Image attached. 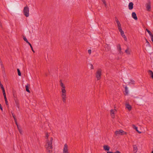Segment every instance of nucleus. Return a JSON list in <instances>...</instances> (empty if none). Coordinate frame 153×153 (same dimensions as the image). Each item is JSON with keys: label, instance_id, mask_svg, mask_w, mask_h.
Listing matches in <instances>:
<instances>
[{"label": "nucleus", "instance_id": "f257e3e1", "mask_svg": "<svg viewBox=\"0 0 153 153\" xmlns=\"http://www.w3.org/2000/svg\"><path fill=\"white\" fill-rule=\"evenodd\" d=\"M45 147L48 153H52L53 138L49 134L46 133L45 135Z\"/></svg>", "mask_w": 153, "mask_h": 153}, {"label": "nucleus", "instance_id": "f03ea898", "mask_svg": "<svg viewBox=\"0 0 153 153\" xmlns=\"http://www.w3.org/2000/svg\"><path fill=\"white\" fill-rule=\"evenodd\" d=\"M60 85L61 88V97L62 101L64 102H65L66 98V91L65 89V85L62 82V80L59 81Z\"/></svg>", "mask_w": 153, "mask_h": 153}, {"label": "nucleus", "instance_id": "7ed1b4c3", "mask_svg": "<svg viewBox=\"0 0 153 153\" xmlns=\"http://www.w3.org/2000/svg\"><path fill=\"white\" fill-rule=\"evenodd\" d=\"M127 133L126 132L122 130H119L116 131L115 132V135L116 136L120 135H123L126 134Z\"/></svg>", "mask_w": 153, "mask_h": 153}, {"label": "nucleus", "instance_id": "20e7f679", "mask_svg": "<svg viewBox=\"0 0 153 153\" xmlns=\"http://www.w3.org/2000/svg\"><path fill=\"white\" fill-rule=\"evenodd\" d=\"M23 12L24 15L26 17H27L29 16V8L27 6L24 7Z\"/></svg>", "mask_w": 153, "mask_h": 153}, {"label": "nucleus", "instance_id": "39448f33", "mask_svg": "<svg viewBox=\"0 0 153 153\" xmlns=\"http://www.w3.org/2000/svg\"><path fill=\"white\" fill-rule=\"evenodd\" d=\"M102 71L100 69H99L97 71L96 74V76L97 80H99L101 78Z\"/></svg>", "mask_w": 153, "mask_h": 153}, {"label": "nucleus", "instance_id": "423d86ee", "mask_svg": "<svg viewBox=\"0 0 153 153\" xmlns=\"http://www.w3.org/2000/svg\"><path fill=\"white\" fill-rule=\"evenodd\" d=\"M115 20L117 24V27L119 30H122V27H121V25L120 22L119 21L117 18V17H115Z\"/></svg>", "mask_w": 153, "mask_h": 153}, {"label": "nucleus", "instance_id": "0eeeda50", "mask_svg": "<svg viewBox=\"0 0 153 153\" xmlns=\"http://www.w3.org/2000/svg\"><path fill=\"white\" fill-rule=\"evenodd\" d=\"M116 111H117L115 109H111L110 110V114L112 118H114L115 117L114 114H115Z\"/></svg>", "mask_w": 153, "mask_h": 153}, {"label": "nucleus", "instance_id": "6e6552de", "mask_svg": "<svg viewBox=\"0 0 153 153\" xmlns=\"http://www.w3.org/2000/svg\"><path fill=\"white\" fill-rule=\"evenodd\" d=\"M63 153H69L68 148V146L66 144H65L64 145L63 149Z\"/></svg>", "mask_w": 153, "mask_h": 153}, {"label": "nucleus", "instance_id": "1a4fd4ad", "mask_svg": "<svg viewBox=\"0 0 153 153\" xmlns=\"http://www.w3.org/2000/svg\"><path fill=\"white\" fill-rule=\"evenodd\" d=\"M117 48L118 51L119 53L121 55L123 54V53L121 51V48L120 45V44H118L117 45Z\"/></svg>", "mask_w": 153, "mask_h": 153}, {"label": "nucleus", "instance_id": "9d476101", "mask_svg": "<svg viewBox=\"0 0 153 153\" xmlns=\"http://www.w3.org/2000/svg\"><path fill=\"white\" fill-rule=\"evenodd\" d=\"M146 8L147 11H150L151 9V3L150 2L146 4Z\"/></svg>", "mask_w": 153, "mask_h": 153}, {"label": "nucleus", "instance_id": "9b49d317", "mask_svg": "<svg viewBox=\"0 0 153 153\" xmlns=\"http://www.w3.org/2000/svg\"><path fill=\"white\" fill-rule=\"evenodd\" d=\"M133 3L132 2H130L128 5V9L130 10H131L133 8Z\"/></svg>", "mask_w": 153, "mask_h": 153}, {"label": "nucleus", "instance_id": "f8f14e48", "mask_svg": "<svg viewBox=\"0 0 153 153\" xmlns=\"http://www.w3.org/2000/svg\"><path fill=\"white\" fill-rule=\"evenodd\" d=\"M131 16L135 20H137V17L136 14L135 12H132L131 14Z\"/></svg>", "mask_w": 153, "mask_h": 153}, {"label": "nucleus", "instance_id": "ddd939ff", "mask_svg": "<svg viewBox=\"0 0 153 153\" xmlns=\"http://www.w3.org/2000/svg\"><path fill=\"white\" fill-rule=\"evenodd\" d=\"M134 153H136L138 150L137 147L136 145H133Z\"/></svg>", "mask_w": 153, "mask_h": 153}, {"label": "nucleus", "instance_id": "4468645a", "mask_svg": "<svg viewBox=\"0 0 153 153\" xmlns=\"http://www.w3.org/2000/svg\"><path fill=\"white\" fill-rule=\"evenodd\" d=\"M103 147L105 151H108L110 149V147L108 145H104Z\"/></svg>", "mask_w": 153, "mask_h": 153}, {"label": "nucleus", "instance_id": "2eb2a0df", "mask_svg": "<svg viewBox=\"0 0 153 153\" xmlns=\"http://www.w3.org/2000/svg\"><path fill=\"white\" fill-rule=\"evenodd\" d=\"M132 126L133 128L135 130L139 133L140 134L141 133V132L138 131L137 127L134 124L132 125Z\"/></svg>", "mask_w": 153, "mask_h": 153}, {"label": "nucleus", "instance_id": "dca6fc26", "mask_svg": "<svg viewBox=\"0 0 153 153\" xmlns=\"http://www.w3.org/2000/svg\"><path fill=\"white\" fill-rule=\"evenodd\" d=\"M131 52V50H130L128 48H127L125 51L126 53L128 55L130 54Z\"/></svg>", "mask_w": 153, "mask_h": 153}, {"label": "nucleus", "instance_id": "f3484780", "mask_svg": "<svg viewBox=\"0 0 153 153\" xmlns=\"http://www.w3.org/2000/svg\"><path fill=\"white\" fill-rule=\"evenodd\" d=\"M126 108H127L129 111H130L131 109V106L128 104H127L126 105Z\"/></svg>", "mask_w": 153, "mask_h": 153}, {"label": "nucleus", "instance_id": "a211bd4d", "mask_svg": "<svg viewBox=\"0 0 153 153\" xmlns=\"http://www.w3.org/2000/svg\"><path fill=\"white\" fill-rule=\"evenodd\" d=\"M15 102L16 106L18 108H19V103L18 100L16 99L15 100Z\"/></svg>", "mask_w": 153, "mask_h": 153}, {"label": "nucleus", "instance_id": "6ab92c4d", "mask_svg": "<svg viewBox=\"0 0 153 153\" xmlns=\"http://www.w3.org/2000/svg\"><path fill=\"white\" fill-rule=\"evenodd\" d=\"M20 133L21 134H23V131H22V129L21 128V127H20L17 128Z\"/></svg>", "mask_w": 153, "mask_h": 153}, {"label": "nucleus", "instance_id": "aec40b11", "mask_svg": "<svg viewBox=\"0 0 153 153\" xmlns=\"http://www.w3.org/2000/svg\"><path fill=\"white\" fill-rule=\"evenodd\" d=\"M146 30L149 33V35L150 36V37H152V36H153V35L152 33L149 30L146 29Z\"/></svg>", "mask_w": 153, "mask_h": 153}, {"label": "nucleus", "instance_id": "412c9836", "mask_svg": "<svg viewBox=\"0 0 153 153\" xmlns=\"http://www.w3.org/2000/svg\"><path fill=\"white\" fill-rule=\"evenodd\" d=\"M135 84V82L134 80H131L130 82L128 83V85H130L131 84L134 85Z\"/></svg>", "mask_w": 153, "mask_h": 153}, {"label": "nucleus", "instance_id": "4be33fe9", "mask_svg": "<svg viewBox=\"0 0 153 153\" xmlns=\"http://www.w3.org/2000/svg\"><path fill=\"white\" fill-rule=\"evenodd\" d=\"M1 89L3 93L4 96H4H6V94L5 93V90H4V87L2 88H1Z\"/></svg>", "mask_w": 153, "mask_h": 153}, {"label": "nucleus", "instance_id": "5701e85b", "mask_svg": "<svg viewBox=\"0 0 153 153\" xmlns=\"http://www.w3.org/2000/svg\"><path fill=\"white\" fill-rule=\"evenodd\" d=\"M148 72L149 73H150V74L151 75V77L152 78H153V72L151 70H149L148 71Z\"/></svg>", "mask_w": 153, "mask_h": 153}, {"label": "nucleus", "instance_id": "b1692460", "mask_svg": "<svg viewBox=\"0 0 153 153\" xmlns=\"http://www.w3.org/2000/svg\"><path fill=\"white\" fill-rule=\"evenodd\" d=\"M119 32L120 33V34L122 36L124 35V32L122 30H119Z\"/></svg>", "mask_w": 153, "mask_h": 153}, {"label": "nucleus", "instance_id": "393cba45", "mask_svg": "<svg viewBox=\"0 0 153 153\" xmlns=\"http://www.w3.org/2000/svg\"><path fill=\"white\" fill-rule=\"evenodd\" d=\"M125 92L126 95H127L128 93V88L127 86H126L125 87Z\"/></svg>", "mask_w": 153, "mask_h": 153}, {"label": "nucleus", "instance_id": "a878e982", "mask_svg": "<svg viewBox=\"0 0 153 153\" xmlns=\"http://www.w3.org/2000/svg\"><path fill=\"white\" fill-rule=\"evenodd\" d=\"M25 89H26V91H27L28 92H29V93L30 92V91L29 90V87L27 85L25 86Z\"/></svg>", "mask_w": 153, "mask_h": 153}, {"label": "nucleus", "instance_id": "bb28decb", "mask_svg": "<svg viewBox=\"0 0 153 153\" xmlns=\"http://www.w3.org/2000/svg\"><path fill=\"white\" fill-rule=\"evenodd\" d=\"M4 99L6 104V105H8V102L7 101V100L6 96H4Z\"/></svg>", "mask_w": 153, "mask_h": 153}, {"label": "nucleus", "instance_id": "cd10ccee", "mask_svg": "<svg viewBox=\"0 0 153 153\" xmlns=\"http://www.w3.org/2000/svg\"><path fill=\"white\" fill-rule=\"evenodd\" d=\"M146 43H147L146 45V46H148L149 47H151V45L150 44V43L146 39Z\"/></svg>", "mask_w": 153, "mask_h": 153}, {"label": "nucleus", "instance_id": "c85d7f7f", "mask_svg": "<svg viewBox=\"0 0 153 153\" xmlns=\"http://www.w3.org/2000/svg\"><path fill=\"white\" fill-rule=\"evenodd\" d=\"M23 39L28 44L30 43L27 40V38H26V37H23Z\"/></svg>", "mask_w": 153, "mask_h": 153}, {"label": "nucleus", "instance_id": "c756f323", "mask_svg": "<svg viewBox=\"0 0 153 153\" xmlns=\"http://www.w3.org/2000/svg\"><path fill=\"white\" fill-rule=\"evenodd\" d=\"M17 70L18 71V75L19 76H20L21 75V73L20 70H19V69H17Z\"/></svg>", "mask_w": 153, "mask_h": 153}, {"label": "nucleus", "instance_id": "7c9ffc66", "mask_svg": "<svg viewBox=\"0 0 153 153\" xmlns=\"http://www.w3.org/2000/svg\"><path fill=\"white\" fill-rule=\"evenodd\" d=\"M102 2H103L105 6H106L107 4L106 3V2L105 1V0H101Z\"/></svg>", "mask_w": 153, "mask_h": 153}, {"label": "nucleus", "instance_id": "2f4dec72", "mask_svg": "<svg viewBox=\"0 0 153 153\" xmlns=\"http://www.w3.org/2000/svg\"><path fill=\"white\" fill-rule=\"evenodd\" d=\"M29 45H30V48H31V50H32V51L33 52H35V51H34V50H33V47H32V45H31V44H30V43H29Z\"/></svg>", "mask_w": 153, "mask_h": 153}, {"label": "nucleus", "instance_id": "473e14b6", "mask_svg": "<svg viewBox=\"0 0 153 153\" xmlns=\"http://www.w3.org/2000/svg\"><path fill=\"white\" fill-rule=\"evenodd\" d=\"M15 122L17 126V128H18L19 127H20V126L17 123V120L16 121H15Z\"/></svg>", "mask_w": 153, "mask_h": 153}, {"label": "nucleus", "instance_id": "72a5a7b5", "mask_svg": "<svg viewBox=\"0 0 153 153\" xmlns=\"http://www.w3.org/2000/svg\"><path fill=\"white\" fill-rule=\"evenodd\" d=\"M12 114V115H13V118H14V121L16 120H16V119L15 116L13 114Z\"/></svg>", "mask_w": 153, "mask_h": 153}, {"label": "nucleus", "instance_id": "f704fd0d", "mask_svg": "<svg viewBox=\"0 0 153 153\" xmlns=\"http://www.w3.org/2000/svg\"><path fill=\"white\" fill-rule=\"evenodd\" d=\"M0 86L1 88H2L4 87L3 85L1 84V82L0 81Z\"/></svg>", "mask_w": 153, "mask_h": 153}, {"label": "nucleus", "instance_id": "c9c22d12", "mask_svg": "<svg viewBox=\"0 0 153 153\" xmlns=\"http://www.w3.org/2000/svg\"><path fill=\"white\" fill-rule=\"evenodd\" d=\"M88 52L89 54H90L91 53V50L90 49L88 50Z\"/></svg>", "mask_w": 153, "mask_h": 153}, {"label": "nucleus", "instance_id": "e433bc0d", "mask_svg": "<svg viewBox=\"0 0 153 153\" xmlns=\"http://www.w3.org/2000/svg\"><path fill=\"white\" fill-rule=\"evenodd\" d=\"M0 109H1V110L2 111H3V108L1 106V104H0Z\"/></svg>", "mask_w": 153, "mask_h": 153}, {"label": "nucleus", "instance_id": "4c0bfd02", "mask_svg": "<svg viewBox=\"0 0 153 153\" xmlns=\"http://www.w3.org/2000/svg\"><path fill=\"white\" fill-rule=\"evenodd\" d=\"M91 69H94V67L93 65L92 64H91Z\"/></svg>", "mask_w": 153, "mask_h": 153}, {"label": "nucleus", "instance_id": "58836bf2", "mask_svg": "<svg viewBox=\"0 0 153 153\" xmlns=\"http://www.w3.org/2000/svg\"><path fill=\"white\" fill-rule=\"evenodd\" d=\"M124 40L125 41H127V38L126 37H124Z\"/></svg>", "mask_w": 153, "mask_h": 153}, {"label": "nucleus", "instance_id": "ea45409f", "mask_svg": "<svg viewBox=\"0 0 153 153\" xmlns=\"http://www.w3.org/2000/svg\"><path fill=\"white\" fill-rule=\"evenodd\" d=\"M123 38H124V37H126V36L125 35H123V36H122Z\"/></svg>", "mask_w": 153, "mask_h": 153}, {"label": "nucleus", "instance_id": "a19ab883", "mask_svg": "<svg viewBox=\"0 0 153 153\" xmlns=\"http://www.w3.org/2000/svg\"><path fill=\"white\" fill-rule=\"evenodd\" d=\"M107 153H112V152H108Z\"/></svg>", "mask_w": 153, "mask_h": 153}, {"label": "nucleus", "instance_id": "79ce46f5", "mask_svg": "<svg viewBox=\"0 0 153 153\" xmlns=\"http://www.w3.org/2000/svg\"><path fill=\"white\" fill-rule=\"evenodd\" d=\"M152 153H153V151H152Z\"/></svg>", "mask_w": 153, "mask_h": 153}, {"label": "nucleus", "instance_id": "37998d69", "mask_svg": "<svg viewBox=\"0 0 153 153\" xmlns=\"http://www.w3.org/2000/svg\"><path fill=\"white\" fill-rule=\"evenodd\" d=\"M112 153H115V152L114 153L112 152Z\"/></svg>", "mask_w": 153, "mask_h": 153}, {"label": "nucleus", "instance_id": "c03bdc74", "mask_svg": "<svg viewBox=\"0 0 153 153\" xmlns=\"http://www.w3.org/2000/svg\"><path fill=\"white\" fill-rule=\"evenodd\" d=\"M152 79H153V78Z\"/></svg>", "mask_w": 153, "mask_h": 153}]
</instances>
